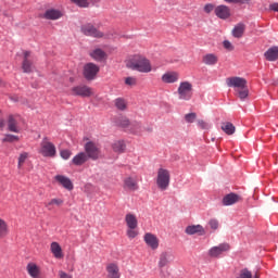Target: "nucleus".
Masks as SVG:
<instances>
[{
    "label": "nucleus",
    "instance_id": "1",
    "mask_svg": "<svg viewBox=\"0 0 278 278\" xmlns=\"http://www.w3.org/2000/svg\"><path fill=\"white\" fill-rule=\"evenodd\" d=\"M126 66L131 71H138V73H151V71H153V65H151V61L140 54H136L130 58L127 61Z\"/></svg>",
    "mask_w": 278,
    "mask_h": 278
},
{
    "label": "nucleus",
    "instance_id": "2",
    "mask_svg": "<svg viewBox=\"0 0 278 278\" xmlns=\"http://www.w3.org/2000/svg\"><path fill=\"white\" fill-rule=\"evenodd\" d=\"M228 88H235L236 96L244 101L249 97V87L247 80L243 77L232 76L226 79Z\"/></svg>",
    "mask_w": 278,
    "mask_h": 278
},
{
    "label": "nucleus",
    "instance_id": "3",
    "mask_svg": "<svg viewBox=\"0 0 278 278\" xmlns=\"http://www.w3.org/2000/svg\"><path fill=\"white\" fill-rule=\"evenodd\" d=\"M156 186L160 190H168V186H170V172L168 169L159 168Z\"/></svg>",
    "mask_w": 278,
    "mask_h": 278
},
{
    "label": "nucleus",
    "instance_id": "4",
    "mask_svg": "<svg viewBox=\"0 0 278 278\" xmlns=\"http://www.w3.org/2000/svg\"><path fill=\"white\" fill-rule=\"evenodd\" d=\"M39 153L43 157H55L58 150L55 149V144L49 141V139L46 137L40 143Z\"/></svg>",
    "mask_w": 278,
    "mask_h": 278
},
{
    "label": "nucleus",
    "instance_id": "5",
    "mask_svg": "<svg viewBox=\"0 0 278 278\" xmlns=\"http://www.w3.org/2000/svg\"><path fill=\"white\" fill-rule=\"evenodd\" d=\"M180 101H190L192 99V85L190 81H181L177 89Z\"/></svg>",
    "mask_w": 278,
    "mask_h": 278
},
{
    "label": "nucleus",
    "instance_id": "6",
    "mask_svg": "<svg viewBox=\"0 0 278 278\" xmlns=\"http://www.w3.org/2000/svg\"><path fill=\"white\" fill-rule=\"evenodd\" d=\"M70 93L72 94V97H83V98L94 97V89L86 85H78V86L72 87L70 90Z\"/></svg>",
    "mask_w": 278,
    "mask_h": 278
},
{
    "label": "nucleus",
    "instance_id": "7",
    "mask_svg": "<svg viewBox=\"0 0 278 278\" xmlns=\"http://www.w3.org/2000/svg\"><path fill=\"white\" fill-rule=\"evenodd\" d=\"M85 153L88 160H99L101 157V148L92 141H88L85 144Z\"/></svg>",
    "mask_w": 278,
    "mask_h": 278
},
{
    "label": "nucleus",
    "instance_id": "8",
    "mask_svg": "<svg viewBox=\"0 0 278 278\" xmlns=\"http://www.w3.org/2000/svg\"><path fill=\"white\" fill-rule=\"evenodd\" d=\"M84 36H90L91 38H103V33L92 25V23L84 24L80 27Z\"/></svg>",
    "mask_w": 278,
    "mask_h": 278
},
{
    "label": "nucleus",
    "instance_id": "9",
    "mask_svg": "<svg viewBox=\"0 0 278 278\" xmlns=\"http://www.w3.org/2000/svg\"><path fill=\"white\" fill-rule=\"evenodd\" d=\"M99 65L94 64V63H87L84 66V77L85 79H87L88 81H92V79H94L97 77V75L99 74Z\"/></svg>",
    "mask_w": 278,
    "mask_h": 278
},
{
    "label": "nucleus",
    "instance_id": "10",
    "mask_svg": "<svg viewBox=\"0 0 278 278\" xmlns=\"http://www.w3.org/2000/svg\"><path fill=\"white\" fill-rule=\"evenodd\" d=\"M230 249H231V245H229V243H220L218 245L212 247L208 250V255L211 257L218 258L220 257V255H223V253H227Z\"/></svg>",
    "mask_w": 278,
    "mask_h": 278
},
{
    "label": "nucleus",
    "instance_id": "11",
    "mask_svg": "<svg viewBox=\"0 0 278 278\" xmlns=\"http://www.w3.org/2000/svg\"><path fill=\"white\" fill-rule=\"evenodd\" d=\"M123 188L128 192H136V190H139L140 186L138 185V176H127L124 178Z\"/></svg>",
    "mask_w": 278,
    "mask_h": 278
},
{
    "label": "nucleus",
    "instance_id": "12",
    "mask_svg": "<svg viewBox=\"0 0 278 278\" xmlns=\"http://www.w3.org/2000/svg\"><path fill=\"white\" fill-rule=\"evenodd\" d=\"M30 55H31V52L29 51L24 52V59L22 62L23 73H34V71L36 70V66H34V62L31 61V59H29Z\"/></svg>",
    "mask_w": 278,
    "mask_h": 278
},
{
    "label": "nucleus",
    "instance_id": "13",
    "mask_svg": "<svg viewBox=\"0 0 278 278\" xmlns=\"http://www.w3.org/2000/svg\"><path fill=\"white\" fill-rule=\"evenodd\" d=\"M143 240L146 244L152 249V251L157 250L160 247V239H157V236L151 232L146 233Z\"/></svg>",
    "mask_w": 278,
    "mask_h": 278
},
{
    "label": "nucleus",
    "instance_id": "14",
    "mask_svg": "<svg viewBox=\"0 0 278 278\" xmlns=\"http://www.w3.org/2000/svg\"><path fill=\"white\" fill-rule=\"evenodd\" d=\"M215 15L217 18H222V21H227L231 16V9L227 5H218L215 8Z\"/></svg>",
    "mask_w": 278,
    "mask_h": 278
},
{
    "label": "nucleus",
    "instance_id": "15",
    "mask_svg": "<svg viewBox=\"0 0 278 278\" xmlns=\"http://www.w3.org/2000/svg\"><path fill=\"white\" fill-rule=\"evenodd\" d=\"M163 84H177L179 81V72H166L161 77Z\"/></svg>",
    "mask_w": 278,
    "mask_h": 278
},
{
    "label": "nucleus",
    "instance_id": "16",
    "mask_svg": "<svg viewBox=\"0 0 278 278\" xmlns=\"http://www.w3.org/2000/svg\"><path fill=\"white\" fill-rule=\"evenodd\" d=\"M54 180L59 182V186H62V188H65V190H73V181H71V178L64 176V175H56L54 176Z\"/></svg>",
    "mask_w": 278,
    "mask_h": 278
},
{
    "label": "nucleus",
    "instance_id": "17",
    "mask_svg": "<svg viewBox=\"0 0 278 278\" xmlns=\"http://www.w3.org/2000/svg\"><path fill=\"white\" fill-rule=\"evenodd\" d=\"M239 201H242V198L238 193H228L223 198V205L229 206V205H236V203H239Z\"/></svg>",
    "mask_w": 278,
    "mask_h": 278
},
{
    "label": "nucleus",
    "instance_id": "18",
    "mask_svg": "<svg viewBox=\"0 0 278 278\" xmlns=\"http://www.w3.org/2000/svg\"><path fill=\"white\" fill-rule=\"evenodd\" d=\"M185 233H187V236H194L197 233L198 236H205V228H203L201 225L187 226Z\"/></svg>",
    "mask_w": 278,
    "mask_h": 278
},
{
    "label": "nucleus",
    "instance_id": "19",
    "mask_svg": "<svg viewBox=\"0 0 278 278\" xmlns=\"http://www.w3.org/2000/svg\"><path fill=\"white\" fill-rule=\"evenodd\" d=\"M62 16H64V14L58 9H48L43 14V18L47 21H58L62 18Z\"/></svg>",
    "mask_w": 278,
    "mask_h": 278
},
{
    "label": "nucleus",
    "instance_id": "20",
    "mask_svg": "<svg viewBox=\"0 0 278 278\" xmlns=\"http://www.w3.org/2000/svg\"><path fill=\"white\" fill-rule=\"evenodd\" d=\"M106 278H121V268L114 263L106 266Z\"/></svg>",
    "mask_w": 278,
    "mask_h": 278
},
{
    "label": "nucleus",
    "instance_id": "21",
    "mask_svg": "<svg viewBox=\"0 0 278 278\" xmlns=\"http://www.w3.org/2000/svg\"><path fill=\"white\" fill-rule=\"evenodd\" d=\"M88 160L89 159H88V155L86 154V152H79L72 159V164L74 166H84V164H86V162H88Z\"/></svg>",
    "mask_w": 278,
    "mask_h": 278
},
{
    "label": "nucleus",
    "instance_id": "22",
    "mask_svg": "<svg viewBox=\"0 0 278 278\" xmlns=\"http://www.w3.org/2000/svg\"><path fill=\"white\" fill-rule=\"evenodd\" d=\"M90 58L94 60L96 62H103L108 58V54L102 49H94L89 53Z\"/></svg>",
    "mask_w": 278,
    "mask_h": 278
},
{
    "label": "nucleus",
    "instance_id": "23",
    "mask_svg": "<svg viewBox=\"0 0 278 278\" xmlns=\"http://www.w3.org/2000/svg\"><path fill=\"white\" fill-rule=\"evenodd\" d=\"M202 63L206 66H215L218 64V56L214 53H207L202 56Z\"/></svg>",
    "mask_w": 278,
    "mask_h": 278
},
{
    "label": "nucleus",
    "instance_id": "24",
    "mask_svg": "<svg viewBox=\"0 0 278 278\" xmlns=\"http://www.w3.org/2000/svg\"><path fill=\"white\" fill-rule=\"evenodd\" d=\"M62 205H64V200L60 198H53L49 202L45 203V207H47L49 212H52L55 207H62Z\"/></svg>",
    "mask_w": 278,
    "mask_h": 278
},
{
    "label": "nucleus",
    "instance_id": "25",
    "mask_svg": "<svg viewBox=\"0 0 278 278\" xmlns=\"http://www.w3.org/2000/svg\"><path fill=\"white\" fill-rule=\"evenodd\" d=\"M50 251L56 260H62V257H64V253H62V247L55 241L51 243Z\"/></svg>",
    "mask_w": 278,
    "mask_h": 278
},
{
    "label": "nucleus",
    "instance_id": "26",
    "mask_svg": "<svg viewBox=\"0 0 278 278\" xmlns=\"http://www.w3.org/2000/svg\"><path fill=\"white\" fill-rule=\"evenodd\" d=\"M264 56L268 62H275L278 60V47H271L269 48L265 53Z\"/></svg>",
    "mask_w": 278,
    "mask_h": 278
},
{
    "label": "nucleus",
    "instance_id": "27",
    "mask_svg": "<svg viewBox=\"0 0 278 278\" xmlns=\"http://www.w3.org/2000/svg\"><path fill=\"white\" fill-rule=\"evenodd\" d=\"M173 254L170 252H162L159 260V268H164V266H168L170 264V258Z\"/></svg>",
    "mask_w": 278,
    "mask_h": 278
},
{
    "label": "nucleus",
    "instance_id": "28",
    "mask_svg": "<svg viewBox=\"0 0 278 278\" xmlns=\"http://www.w3.org/2000/svg\"><path fill=\"white\" fill-rule=\"evenodd\" d=\"M26 270L31 278H40V267L34 263L26 266Z\"/></svg>",
    "mask_w": 278,
    "mask_h": 278
},
{
    "label": "nucleus",
    "instance_id": "29",
    "mask_svg": "<svg viewBox=\"0 0 278 278\" xmlns=\"http://www.w3.org/2000/svg\"><path fill=\"white\" fill-rule=\"evenodd\" d=\"M247 29V26L242 23L237 24L232 29V36L233 38H242L244 36V30Z\"/></svg>",
    "mask_w": 278,
    "mask_h": 278
},
{
    "label": "nucleus",
    "instance_id": "30",
    "mask_svg": "<svg viewBox=\"0 0 278 278\" xmlns=\"http://www.w3.org/2000/svg\"><path fill=\"white\" fill-rule=\"evenodd\" d=\"M125 222L128 229H136V227H138V219L134 214H127L125 217Z\"/></svg>",
    "mask_w": 278,
    "mask_h": 278
},
{
    "label": "nucleus",
    "instance_id": "31",
    "mask_svg": "<svg viewBox=\"0 0 278 278\" xmlns=\"http://www.w3.org/2000/svg\"><path fill=\"white\" fill-rule=\"evenodd\" d=\"M8 128L9 131H13V134H18V122L14 118V115H10L8 118Z\"/></svg>",
    "mask_w": 278,
    "mask_h": 278
},
{
    "label": "nucleus",
    "instance_id": "32",
    "mask_svg": "<svg viewBox=\"0 0 278 278\" xmlns=\"http://www.w3.org/2000/svg\"><path fill=\"white\" fill-rule=\"evenodd\" d=\"M112 149H113L114 153H125L127 146L125 144V141L117 140L112 144Z\"/></svg>",
    "mask_w": 278,
    "mask_h": 278
},
{
    "label": "nucleus",
    "instance_id": "33",
    "mask_svg": "<svg viewBox=\"0 0 278 278\" xmlns=\"http://www.w3.org/2000/svg\"><path fill=\"white\" fill-rule=\"evenodd\" d=\"M222 129L227 134V136H233L236 134V126L231 122H225L222 124Z\"/></svg>",
    "mask_w": 278,
    "mask_h": 278
},
{
    "label": "nucleus",
    "instance_id": "34",
    "mask_svg": "<svg viewBox=\"0 0 278 278\" xmlns=\"http://www.w3.org/2000/svg\"><path fill=\"white\" fill-rule=\"evenodd\" d=\"M10 233V228L8 227V223L0 218V238L8 237Z\"/></svg>",
    "mask_w": 278,
    "mask_h": 278
},
{
    "label": "nucleus",
    "instance_id": "35",
    "mask_svg": "<svg viewBox=\"0 0 278 278\" xmlns=\"http://www.w3.org/2000/svg\"><path fill=\"white\" fill-rule=\"evenodd\" d=\"M74 5H77V8H90V1L88 0H70Z\"/></svg>",
    "mask_w": 278,
    "mask_h": 278
},
{
    "label": "nucleus",
    "instance_id": "36",
    "mask_svg": "<svg viewBox=\"0 0 278 278\" xmlns=\"http://www.w3.org/2000/svg\"><path fill=\"white\" fill-rule=\"evenodd\" d=\"M115 106L117 108V110H127V102L123 98H117L115 100Z\"/></svg>",
    "mask_w": 278,
    "mask_h": 278
},
{
    "label": "nucleus",
    "instance_id": "37",
    "mask_svg": "<svg viewBox=\"0 0 278 278\" xmlns=\"http://www.w3.org/2000/svg\"><path fill=\"white\" fill-rule=\"evenodd\" d=\"M27 157H29V154L27 152H23L20 154V157H18V168H21V166H23L27 160Z\"/></svg>",
    "mask_w": 278,
    "mask_h": 278
},
{
    "label": "nucleus",
    "instance_id": "38",
    "mask_svg": "<svg viewBox=\"0 0 278 278\" xmlns=\"http://www.w3.org/2000/svg\"><path fill=\"white\" fill-rule=\"evenodd\" d=\"M2 142H18V136L5 135V137L2 139Z\"/></svg>",
    "mask_w": 278,
    "mask_h": 278
},
{
    "label": "nucleus",
    "instance_id": "39",
    "mask_svg": "<svg viewBox=\"0 0 278 278\" xmlns=\"http://www.w3.org/2000/svg\"><path fill=\"white\" fill-rule=\"evenodd\" d=\"M126 86H136L138 84V78L130 76L125 78Z\"/></svg>",
    "mask_w": 278,
    "mask_h": 278
},
{
    "label": "nucleus",
    "instance_id": "40",
    "mask_svg": "<svg viewBox=\"0 0 278 278\" xmlns=\"http://www.w3.org/2000/svg\"><path fill=\"white\" fill-rule=\"evenodd\" d=\"M186 123H194L197 121V113H188L185 115Z\"/></svg>",
    "mask_w": 278,
    "mask_h": 278
},
{
    "label": "nucleus",
    "instance_id": "41",
    "mask_svg": "<svg viewBox=\"0 0 278 278\" xmlns=\"http://www.w3.org/2000/svg\"><path fill=\"white\" fill-rule=\"evenodd\" d=\"M60 155L62 160H70L71 156L73 155V152H71V150H61Z\"/></svg>",
    "mask_w": 278,
    "mask_h": 278
},
{
    "label": "nucleus",
    "instance_id": "42",
    "mask_svg": "<svg viewBox=\"0 0 278 278\" xmlns=\"http://www.w3.org/2000/svg\"><path fill=\"white\" fill-rule=\"evenodd\" d=\"M239 278H253V274L249 269L244 268L240 271Z\"/></svg>",
    "mask_w": 278,
    "mask_h": 278
},
{
    "label": "nucleus",
    "instance_id": "43",
    "mask_svg": "<svg viewBox=\"0 0 278 278\" xmlns=\"http://www.w3.org/2000/svg\"><path fill=\"white\" fill-rule=\"evenodd\" d=\"M215 10H216V8L212 3H207L204 5V12L206 14H211V12H214Z\"/></svg>",
    "mask_w": 278,
    "mask_h": 278
},
{
    "label": "nucleus",
    "instance_id": "44",
    "mask_svg": "<svg viewBox=\"0 0 278 278\" xmlns=\"http://www.w3.org/2000/svg\"><path fill=\"white\" fill-rule=\"evenodd\" d=\"M218 219H210L208 222V227H211L214 231H216V229H218Z\"/></svg>",
    "mask_w": 278,
    "mask_h": 278
},
{
    "label": "nucleus",
    "instance_id": "45",
    "mask_svg": "<svg viewBox=\"0 0 278 278\" xmlns=\"http://www.w3.org/2000/svg\"><path fill=\"white\" fill-rule=\"evenodd\" d=\"M198 127H200V129H210V124L203 119H199Z\"/></svg>",
    "mask_w": 278,
    "mask_h": 278
},
{
    "label": "nucleus",
    "instance_id": "46",
    "mask_svg": "<svg viewBox=\"0 0 278 278\" xmlns=\"http://www.w3.org/2000/svg\"><path fill=\"white\" fill-rule=\"evenodd\" d=\"M127 236L128 238L134 239L136 238V236H138V231L136 230V228H128Z\"/></svg>",
    "mask_w": 278,
    "mask_h": 278
},
{
    "label": "nucleus",
    "instance_id": "47",
    "mask_svg": "<svg viewBox=\"0 0 278 278\" xmlns=\"http://www.w3.org/2000/svg\"><path fill=\"white\" fill-rule=\"evenodd\" d=\"M224 48L227 49V51H233V45H231L229 40L224 41Z\"/></svg>",
    "mask_w": 278,
    "mask_h": 278
},
{
    "label": "nucleus",
    "instance_id": "48",
    "mask_svg": "<svg viewBox=\"0 0 278 278\" xmlns=\"http://www.w3.org/2000/svg\"><path fill=\"white\" fill-rule=\"evenodd\" d=\"M59 277H60V278H73V275L67 274V273L64 271V270H60V271H59Z\"/></svg>",
    "mask_w": 278,
    "mask_h": 278
},
{
    "label": "nucleus",
    "instance_id": "49",
    "mask_svg": "<svg viewBox=\"0 0 278 278\" xmlns=\"http://www.w3.org/2000/svg\"><path fill=\"white\" fill-rule=\"evenodd\" d=\"M269 10H271V12H278V2L269 4Z\"/></svg>",
    "mask_w": 278,
    "mask_h": 278
},
{
    "label": "nucleus",
    "instance_id": "50",
    "mask_svg": "<svg viewBox=\"0 0 278 278\" xmlns=\"http://www.w3.org/2000/svg\"><path fill=\"white\" fill-rule=\"evenodd\" d=\"M139 131H142V125L141 124H136L135 125V132L139 134Z\"/></svg>",
    "mask_w": 278,
    "mask_h": 278
},
{
    "label": "nucleus",
    "instance_id": "51",
    "mask_svg": "<svg viewBox=\"0 0 278 278\" xmlns=\"http://www.w3.org/2000/svg\"><path fill=\"white\" fill-rule=\"evenodd\" d=\"M3 127H5V121L0 118V129L3 130Z\"/></svg>",
    "mask_w": 278,
    "mask_h": 278
},
{
    "label": "nucleus",
    "instance_id": "52",
    "mask_svg": "<svg viewBox=\"0 0 278 278\" xmlns=\"http://www.w3.org/2000/svg\"><path fill=\"white\" fill-rule=\"evenodd\" d=\"M129 125V119H124L122 123V127H127Z\"/></svg>",
    "mask_w": 278,
    "mask_h": 278
},
{
    "label": "nucleus",
    "instance_id": "53",
    "mask_svg": "<svg viewBox=\"0 0 278 278\" xmlns=\"http://www.w3.org/2000/svg\"><path fill=\"white\" fill-rule=\"evenodd\" d=\"M251 0H236V3H249Z\"/></svg>",
    "mask_w": 278,
    "mask_h": 278
},
{
    "label": "nucleus",
    "instance_id": "54",
    "mask_svg": "<svg viewBox=\"0 0 278 278\" xmlns=\"http://www.w3.org/2000/svg\"><path fill=\"white\" fill-rule=\"evenodd\" d=\"M226 3H236V0H224Z\"/></svg>",
    "mask_w": 278,
    "mask_h": 278
},
{
    "label": "nucleus",
    "instance_id": "55",
    "mask_svg": "<svg viewBox=\"0 0 278 278\" xmlns=\"http://www.w3.org/2000/svg\"><path fill=\"white\" fill-rule=\"evenodd\" d=\"M253 278H260V275H258V274H255V275L253 276Z\"/></svg>",
    "mask_w": 278,
    "mask_h": 278
}]
</instances>
